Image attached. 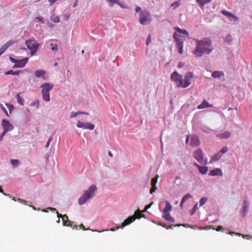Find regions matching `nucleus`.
I'll list each match as a JSON object with an SVG mask.
<instances>
[{"instance_id": "obj_1", "label": "nucleus", "mask_w": 252, "mask_h": 252, "mask_svg": "<svg viewBox=\"0 0 252 252\" xmlns=\"http://www.w3.org/2000/svg\"><path fill=\"white\" fill-rule=\"evenodd\" d=\"M196 47L193 52V54L197 57H201L204 54L209 55L213 50V49L203 48V46L212 47V41L207 37L203 38L201 40H196Z\"/></svg>"}, {"instance_id": "obj_2", "label": "nucleus", "mask_w": 252, "mask_h": 252, "mask_svg": "<svg viewBox=\"0 0 252 252\" xmlns=\"http://www.w3.org/2000/svg\"><path fill=\"white\" fill-rule=\"evenodd\" d=\"M96 189L97 188L95 185H91L89 188L88 189L84 191L82 196L78 199V203L80 205L85 204L88 199L94 194Z\"/></svg>"}, {"instance_id": "obj_3", "label": "nucleus", "mask_w": 252, "mask_h": 252, "mask_svg": "<svg viewBox=\"0 0 252 252\" xmlns=\"http://www.w3.org/2000/svg\"><path fill=\"white\" fill-rule=\"evenodd\" d=\"M54 85L50 83H44L40 87L42 88V98L46 102L50 100L49 92L53 89Z\"/></svg>"}, {"instance_id": "obj_4", "label": "nucleus", "mask_w": 252, "mask_h": 252, "mask_svg": "<svg viewBox=\"0 0 252 252\" xmlns=\"http://www.w3.org/2000/svg\"><path fill=\"white\" fill-rule=\"evenodd\" d=\"M204 153L201 149L196 150L193 154V157L201 164L206 165L208 163L207 159L204 158Z\"/></svg>"}, {"instance_id": "obj_5", "label": "nucleus", "mask_w": 252, "mask_h": 252, "mask_svg": "<svg viewBox=\"0 0 252 252\" xmlns=\"http://www.w3.org/2000/svg\"><path fill=\"white\" fill-rule=\"evenodd\" d=\"M151 21V16L150 13L144 10L141 11L140 13L139 22L142 25H147L150 23Z\"/></svg>"}, {"instance_id": "obj_6", "label": "nucleus", "mask_w": 252, "mask_h": 252, "mask_svg": "<svg viewBox=\"0 0 252 252\" xmlns=\"http://www.w3.org/2000/svg\"><path fill=\"white\" fill-rule=\"evenodd\" d=\"M25 44L28 49L30 50L31 55H33L38 48V44L36 41L34 39L27 40Z\"/></svg>"}, {"instance_id": "obj_7", "label": "nucleus", "mask_w": 252, "mask_h": 252, "mask_svg": "<svg viewBox=\"0 0 252 252\" xmlns=\"http://www.w3.org/2000/svg\"><path fill=\"white\" fill-rule=\"evenodd\" d=\"M173 38L175 41L176 46L178 49V52L180 54H183L184 41L179 37V35L176 32L174 33Z\"/></svg>"}, {"instance_id": "obj_8", "label": "nucleus", "mask_w": 252, "mask_h": 252, "mask_svg": "<svg viewBox=\"0 0 252 252\" xmlns=\"http://www.w3.org/2000/svg\"><path fill=\"white\" fill-rule=\"evenodd\" d=\"M171 79L172 81L175 82L177 86L181 87L182 85L183 78L182 76L179 74L177 71H174L171 75Z\"/></svg>"}, {"instance_id": "obj_9", "label": "nucleus", "mask_w": 252, "mask_h": 252, "mask_svg": "<svg viewBox=\"0 0 252 252\" xmlns=\"http://www.w3.org/2000/svg\"><path fill=\"white\" fill-rule=\"evenodd\" d=\"M193 74L191 72H188L184 78V81L183 80L182 85L181 87L186 88L190 84V79L193 78Z\"/></svg>"}, {"instance_id": "obj_10", "label": "nucleus", "mask_w": 252, "mask_h": 252, "mask_svg": "<svg viewBox=\"0 0 252 252\" xmlns=\"http://www.w3.org/2000/svg\"><path fill=\"white\" fill-rule=\"evenodd\" d=\"M63 224L64 226H70L73 229H77L78 226L75 224L74 222L70 221L66 215H64L62 218Z\"/></svg>"}, {"instance_id": "obj_11", "label": "nucleus", "mask_w": 252, "mask_h": 252, "mask_svg": "<svg viewBox=\"0 0 252 252\" xmlns=\"http://www.w3.org/2000/svg\"><path fill=\"white\" fill-rule=\"evenodd\" d=\"M1 126L4 129L3 131L6 133L14 128L13 126L8 121L5 119L2 120Z\"/></svg>"}, {"instance_id": "obj_12", "label": "nucleus", "mask_w": 252, "mask_h": 252, "mask_svg": "<svg viewBox=\"0 0 252 252\" xmlns=\"http://www.w3.org/2000/svg\"><path fill=\"white\" fill-rule=\"evenodd\" d=\"M77 126L79 128H82L83 129H87L89 130H93L94 127V126L90 123H82L78 121L77 125Z\"/></svg>"}, {"instance_id": "obj_13", "label": "nucleus", "mask_w": 252, "mask_h": 252, "mask_svg": "<svg viewBox=\"0 0 252 252\" xmlns=\"http://www.w3.org/2000/svg\"><path fill=\"white\" fill-rule=\"evenodd\" d=\"M249 208V203L247 200H244L242 204L241 212L243 218H245Z\"/></svg>"}, {"instance_id": "obj_14", "label": "nucleus", "mask_w": 252, "mask_h": 252, "mask_svg": "<svg viewBox=\"0 0 252 252\" xmlns=\"http://www.w3.org/2000/svg\"><path fill=\"white\" fill-rule=\"evenodd\" d=\"M28 61V58H26L22 60H18L16 63L13 66V68L18 67L21 68L25 66Z\"/></svg>"}, {"instance_id": "obj_15", "label": "nucleus", "mask_w": 252, "mask_h": 252, "mask_svg": "<svg viewBox=\"0 0 252 252\" xmlns=\"http://www.w3.org/2000/svg\"><path fill=\"white\" fill-rule=\"evenodd\" d=\"M190 145L192 147H196L199 145L200 141L197 136L193 135L191 136Z\"/></svg>"}, {"instance_id": "obj_16", "label": "nucleus", "mask_w": 252, "mask_h": 252, "mask_svg": "<svg viewBox=\"0 0 252 252\" xmlns=\"http://www.w3.org/2000/svg\"><path fill=\"white\" fill-rule=\"evenodd\" d=\"M223 175L222 170L220 168H215L211 170L209 173V176H222Z\"/></svg>"}, {"instance_id": "obj_17", "label": "nucleus", "mask_w": 252, "mask_h": 252, "mask_svg": "<svg viewBox=\"0 0 252 252\" xmlns=\"http://www.w3.org/2000/svg\"><path fill=\"white\" fill-rule=\"evenodd\" d=\"M221 13L223 15L229 18L230 19V21H234L237 19V18L236 17H235L233 14H232V13L227 11L223 10L221 11Z\"/></svg>"}, {"instance_id": "obj_18", "label": "nucleus", "mask_w": 252, "mask_h": 252, "mask_svg": "<svg viewBox=\"0 0 252 252\" xmlns=\"http://www.w3.org/2000/svg\"><path fill=\"white\" fill-rule=\"evenodd\" d=\"M157 180H158V175H157L154 178L152 179V182H151L152 188L150 189L151 193H153V192H155L156 190L157 189L156 184H157Z\"/></svg>"}, {"instance_id": "obj_19", "label": "nucleus", "mask_w": 252, "mask_h": 252, "mask_svg": "<svg viewBox=\"0 0 252 252\" xmlns=\"http://www.w3.org/2000/svg\"><path fill=\"white\" fill-rule=\"evenodd\" d=\"M210 107H213V105L209 104L207 101L204 100L200 104L197 106V108L198 109H202Z\"/></svg>"}, {"instance_id": "obj_20", "label": "nucleus", "mask_w": 252, "mask_h": 252, "mask_svg": "<svg viewBox=\"0 0 252 252\" xmlns=\"http://www.w3.org/2000/svg\"><path fill=\"white\" fill-rule=\"evenodd\" d=\"M134 221V218L133 217H129L126 219L122 223V227H125L127 225L129 224L131 222Z\"/></svg>"}, {"instance_id": "obj_21", "label": "nucleus", "mask_w": 252, "mask_h": 252, "mask_svg": "<svg viewBox=\"0 0 252 252\" xmlns=\"http://www.w3.org/2000/svg\"><path fill=\"white\" fill-rule=\"evenodd\" d=\"M34 74L35 76L37 78L41 77L44 79L45 78V71L44 70H37L34 72Z\"/></svg>"}, {"instance_id": "obj_22", "label": "nucleus", "mask_w": 252, "mask_h": 252, "mask_svg": "<svg viewBox=\"0 0 252 252\" xmlns=\"http://www.w3.org/2000/svg\"><path fill=\"white\" fill-rule=\"evenodd\" d=\"M165 207L163 210V214L169 213V212L171 210L172 206L169 201H165Z\"/></svg>"}, {"instance_id": "obj_23", "label": "nucleus", "mask_w": 252, "mask_h": 252, "mask_svg": "<svg viewBox=\"0 0 252 252\" xmlns=\"http://www.w3.org/2000/svg\"><path fill=\"white\" fill-rule=\"evenodd\" d=\"M162 217L167 221L174 222L175 221V219L171 217L169 213L164 214Z\"/></svg>"}, {"instance_id": "obj_24", "label": "nucleus", "mask_w": 252, "mask_h": 252, "mask_svg": "<svg viewBox=\"0 0 252 252\" xmlns=\"http://www.w3.org/2000/svg\"><path fill=\"white\" fill-rule=\"evenodd\" d=\"M158 225H161L163 227L167 228V229H173L175 227H177V226L179 227V226H185V224H175V225L174 224H172V225H170L169 227H167L166 225L165 224H163L161 223L158 222Z\"/></svg>"}, {"instance_id": "obj_25", "label": "nucleus", "mask_w": 252, "mask_h": 252, "mask_svg": "<svg viewBox=\"0 0 252 252\" xmlns=\"http://www.w3.org/2000/svg\"><path fill=\"white\" fill-rule=\"evenodd\" d=\"M231 132L228 131H225L222 133L217 135V136L221 139L228 138L230 137Z\"/></svg>"}, {"instance_id": "obj_26", "label": "nucleus", "mask_w": 252, "mask_h": 252, "mask_svg": "<svg viewBox=\"0 0 252 252\" xmlns=\"http://www.w3.org/2000/svg\"><path fill=\"white\" fill-rule=\"evenodd\" d=\"M131 217H133L134 218L135 220L136 219H140L141 218H144L145 215L142 214L141 212L139 210H137L134 212V215Z\"/></svg>"}, {"instance_id": "obj_27", "label": "nucleus", "mask_w": 252, "mask_h": 252, "mask_svg": "<svg viewBox=\"0 0 252 252\" xmlns=\"http://www.w3.org/2000/svg\"><path fill=\"white\" fill-rule=\"evenodd\" d=\"M222 157V154L220 153H218L215 154L211 157V161H216L220 159V158Z\"/></svg>"}, {"instance_id": "obj_28", "label": "nucleus", "mask_w": 252, "mask_h": 252, "mask_svg": "<svg viewBox=\"0 0 252 252\" xmlns=\"http://www.w3.org/2000/svg\"><path fill=\"white\" fill-rule=\"evenodd\" d=\"M223 75V73L221 71H216L212 73V76L214 78H219Z\"/></svg>"}, {"instance_id": "obj_29", "label": "nucleus", "mask_w": 252, "mask_h": 252, "mask_svg": "<svg viewBox=\"0 0 252 252\" xmlns=\"http://www.w3.org/2000/svg\"><path fill=\"white\" fill-rule=\"evenodd\" d=\"M212 0H196L197 3L200 5V7L202 8L206 3H210Z\"/></svg>"}, {"instance_id": "obj_30", "label": "nucleus", "mask_w": 252, "mask_h": 252, "mask_svg": "<svg viewBox=\"0 0 252 252\" xmlns=\"http://www.w3.org/2000/svg\"><path fill=\"white\" fill-rule=\"evenodd\" d=\"M199 172L202 174V175H204V174H206L208 171V168L207 166H200V167H199Z\"/></svg>"}, {"instance_id": "obj_31", "label": "nucleus", "mask_w": 252, "mask_h": 252, "mask_svg": "<svg viewBox=\"0 0 252 252\" xmlns=\"http://www.w3.org/2000/svg\"><path fill=\"white\" fill-rule=\"evenodd\" d=\"M175 30L176 31V32H177L180 33H183L184 35H186L187 36L189 35L188 32H187V31H186L185 30L181 29L179 27H175Z\"/></svg>"}, {"instance_id": "obj_32", "label": "nucleus", "mask_w": 252, "mask_h": 252, "mask_svg": "<svg viewBox=\"0 0 252 252\" xmlns=\"http://www.w3.org/2000/svg\"><path fill=\"white\" fill-rule=\"evenodd\" d=\"M22 71L20 70L13 71L12 70H9L5 72V75L12 74L14 75H18Z\"/></svg>"}, {"instance_id": "obj_33", "label": "nucleus", "mask_w": 252, "mask_h": 252, "mask_svg": "<svg viewBox=\"0 0 252 252\" xmlns=\"http://www.w3.org/2000/svg\"><path fill=\"white\" fill-rule=\"evenodd\" d=\"M20 93L16 95V97L18 103L21 105H23L24 100L20 96Z\"/></svg>"}, {"instance_id": "obj_34", "label": "nucleus", "mask_w": 252, "mask_h": 252, "mask_svg": "<svg viewBox=\"0 0 252 252\" xmlns=\"http://www.w3.org/2000/svg\"><path fill=\"white\" fill-rule=\"evenodd\" d=\"M192 196L189 193H187L186 195L184 196L181 200L184 202H186L189 199L191 198Z\"/></svg>"}, {"instance_id": "obj_35", "label": "nucleus", "mask_w": 252, "mask_h": 252, "mask_svg": "<svg viewBox=\"0 0 252 252\" xmlns=\"http://www.w3.org/2000/svg\"><path fill=\"white\" fill-rule=\"evenodd\" d=\"M207 200H208L207 197H202L199 201L200 206H202L203 205H204Z\"/></svg>"}, {"instance_id": "obj_36", "label": "nucleus", "mask_w": 252, "mask_h": 252, "mask_svg": "<svg viewBox=\"0 0 252 252\" xmlns=\"http://www.w3.org/2000/svg\"><path fill=\"white\" fill-rule=\"evenodd\" d=\"M15 42H16V41H15L10 40V41H8L7 42H6L3 46L6 50V49L8 47H9L10 45H12L13 43H14Z\"/></svg>"}, {"instance_id": "obj_37", "label": "nucleus", "mask_w": 252, "mask_h": 252, "mask_svg": "<svg viewBox=\"0 0 252 252\" xmlns=\"http://www.w3.org/2000/svg\"><path fill=\"white\" fill-rule=\"evenodd\" d=\"M107 1L109 2L110 6H112L114 3L120 4V1L119 0H107Z\"/></svg>"}, {"instance_id": "obj_38", "label": "nucleus", "mask_w": 252, "mask_h": 252, "mask_svg": "<svg viewBox=\"0 0 252 252\" xmlns=\"http://www.w3.org/2000/svg\"><path fill=\"white\" fill-rule=\"evenodd\" d=\"M10 162L14 167L17 166L19 163L18 159H11Z\"/></svg>"}, {"instance_id": "obj_39", "label": "nucleus", "mask_w": 252, "mask_h": 252, "mask_svg": "<svg viewBox=\"0 0 252 252\" xmlns=\"http://www.w3.org/2000/svg\"><path fill=\"white\" fill-rule=\"evenodd\" d=\"M198 208V204L196 203L194 205L192 209L190 211V215H193Z\"/></svg>"}, {"instance_id": "obj_40", "label": "nucleus", "mask_w": 252, "mask_h": 252, "mask_svg": "<svg viewBox=\"0 0 252 252\" xmlns=\"http://www.w3.org/2000/svg\"><path fill=\"white\" fill-rule=\"evenodd\" d=\"M50 46L52 51H57L58 49V45L56 44L51 43Z\"/></svg>"}, {"instance_id": "obj_41", "label": "nucleus", "mask_w": 252, "mask_h": 252, "mask_svg": "<svg viewBox=\"0 0 252 252\" xmlns=\"http://www.w3.org/2000/svg\"><path fill=\"white\" fill-rule=\"evenodd\" d=\"M228 147L227 146H224L220 150L219 153L221 154H224L228 151Z\"/></svg>"}, {"instance_id": "obj_42", "label": "nucleus", "mask_w": 252, "mask_h": 252, "mask_svg": "<svg viewBox=\"0 0 252 252\" xmlns=\"http://www.w3.org/2000/svg\"><path fill=\"white\" fill-rule=\"evenodd\" d=\"M6 105L7 106V107L9 110V113L11 114V112L13 111V110L14 108V106L11 104H7V103L6 104Z\"/></svg>"}, {"instance_id": "obj_43", "label": "nucleus", "mask_w": 252, "mask_h": 252, "mask_svg": "<svg viewBox=\"0 0 252 252\" xmlns=\"http://www.w3.org/2000/svg\"><path fill=\"white\" fill-rule=\"evenodd\" d=\"M236 235L238 236H242L243 237V238L244 239H246V238L250 239L252 237V236L249 235H244V234H241V233H236Z\"/></svg>"}, {"instance_id": "obj_44", "label": "nucleus", "mask_w": 252, "mask_h": 252, "mask_svg": "<svg viewBox=\"0 0 252 252\" xmlns=\"http://www.w3.org/2000/svg\"><path fill=\"white\" fill-rule=\"evenodd\" d=\"M39 105V101L38 100H36L35 101L32 102L31 104V106H36V108H38Z\"/></svg>"}, {"instance_id": "obj_45", "label": "nucleus", "mask_w": 252, "mask_h": 252, "mask_svg": "<svg viewBox=\"0 0 252 252\" xmlns=\"http://www.w3.org/2000/svg\"><path fill=\"white\" fill-rule=\"evenodd\" d=\"M180 5V2L179 1H176L171 4V6L173 7L174 8H176L177 7H178Z\"/></svg>"}, {"instance_id": "obj_46", "label": "nucleus", "mask_w": 252, "mask_h": 252, "mask_svg": "<svg viewBox=\"0 0 252 252\" xmlns=\"http://www.w3.org/2000/svg\"><path fill=\"white\" fill-rule=\"evenodd\" d=\"M232 37L230 35H228L225 39V42H230L232 41Z\"/></svg>"}, {"instance_id": "obj_47", "label": "nucleus", "mask_w": 252, "mask_h": 252, "mask_svg": "<svg viewBox=\"0 0 252 252\" xmlns=\"http://www.w3.org/2000/svg\"><path fill=\"white\" fill-rule=\"evenodd\" d=\"M53 21L55 23H59L60 21V19L58 16H55L53 19Z\"/></svg>"}, {"instance_id": "obj_48", "label": "nucleus", "mask_w": 252, "mask_h": 252, "mask_svg": "<svg viewBox=\"0 0 252 252\" xmlns=\"http://www.w3.org/2000/svg\"><path fill=\"white\" fill-rule=\"evenodd\" d=\"M153 203H154V202H152L150 204H149V205H147V206L145 207V209H144L143 211H142V212H145V211H146V210H147V209H148L149 208H150L151 207Z\"/></svg>"}, {"instance_id": "obj_49", "label": "nucleus", "mask_w": 252, "mask_h": 252, "mask_svg": "<svg viewBox=\"0 0 252 252\" xmlns=\"http://www.w3.org/2000/svg\"><path fill=\"white\" fill-rule=\"evenodd\" d=\"M0 107L3 111L5 113L7 116H9V114L6 110V109L3 106L2 104H0Z\"/></svg>"}, {"instance_id": "obj_50", "label": "nucleus", "mask_w": 252, "mask_h": 252, "mask_svg": "<svg viewBox=\"0 0 252 252\" xmlns=\"http://www.w3.org/2000/svg\"><path fill=\"white\" fill-rule=\"evenodd\" d=\"M151 42V37L150 35H149L148 37L147 38V41H146L147 45H149Z\"/></svg>"}, {"instance_id": "obj_51", "label": "nucleus", "mask_w": 252, "mask_h": 252, "mask_svg": "<svg viewBox=\"0 0 252 252\" xmlns=\"http://www.w3.org/2000/svg\"><path fill=\"white\" fill-rule=\"evenodd\" d=\"M36 20H37L38 21H40L42 24H44V21L43 20V17H37L36 18H35Z\"/></svg>"}, {"instance_id": "obj_52", "label": "nucleus", "mask_w": 252, "mask_h": 252, "mask_svg": "<svg viewBox=\"0 0 252 252\" xmlns=\"http://www.w3.org/2000/svg\"><path fill=\"white\" fill-rule=\"evenodd\" d=\"M78 115V113L76 112H71L70 114V118H73L76 117Z\"/></svg>"}, {"instance_id": "obj_53", "label": "nucleus", "mask_w": 252, "mask_h": 252, "mask_svg": "<svg viewBox=\"0 0 252 252\" xmlns=\"http://www.w3.org/2000/svg\"><path fill=\"white\" fill-rule=\"evenodd\" d=\"M6 50L5 48L2 46L0 48V56Z\"/></svg>"}, {"instance_id": "obj_54", "label": "nucleus", "mask_w": 252, "mask_h": 252, "mask_svg": "<svg viewBox=\"0 0 252 252\" xmlns=\"http://www.w3.org/2000/svg\"><path fill=\"white\" fill-rule=\"evenodd\" d=\"M9 59H10V60L12 63H15V64H16V63H17V61H18V60L15 59L13 58H12V57H9Z\"/></svg>"}, {"instance_id": "obj_55", "label": "nucleus", "mask_w": 252, "mask_h": 252, "mask_svg": "<svg viewBox=\"0 0 252 252\" xmlns=\"http://www.w3.org/2000/svg\"><path fill=\"white\" fill-rule=\"evenodd\" d=\"M5 134H6V132H4V131H3V132L2 133L1 135L0 136V141L2 140L3 137L5 135Z\"/></svg>"}, {"instance_id": "obj_56", "label": "nucleus", "mask_w": 252, "mask_h": 252, "mask_svg": "<svg viewBox=\"0 0 252 252\" xmlns=\"http://www.w3.org/2000/svg\"><path fill=\"white\" fill-rule=\"evenodd\" d=\"M184 65V63H183L182 62H180V63H179L178 64V67L179 68H182Z\"/></svg>"}, {"instance_id": "obj_57", "label": "nucleus", "mask_w": 252, "mask_h": 252, "mask_svg": "<svg viewBox=\"0 0 252 252\" xmlns=\"http://www.w3.org/2000/svg\"><path fill=\"white\" fill-rule=\"evenodd\" d=\"M57 0H49V2H50V5H53Z\"/></svg>"}, {"instance_id": "obj_58", "label": "nucleus", "mask_w": 252, "mask_h": 252, "mask_svg": "<svg viewBox=\"0 0 252 252\" xmlns=\"http://www.w3.org/2000/svg\"><path fill=\"white\" fill-rule=\"evenodd\" d=\"M56 213H57V217H58V218H62H62H63V215H62V214H59V212H58V211H56Z\"/></svg>"}, {"instance_id": "obj_59", "label": "nucleus", "mask_w": 252, "mask_h": 252, "mask_svg": "<svg viewBox=\"0 0 252 252\" xmlns=\"http://www.w3.org/2000/svg\"><path fill=\"white\" fill-rule=\"evenodd\" d=\"M51 140H52V138H49V139L48 140L47 143H46V146H45L46 148H47L49 146V145L50 144V142Z\"/></svg>"}, {"instance_id": "obj_60", "label": "nucleus", "mask_w": 252, "mask_h": 252, "mask_svg": "<svg viewBox=\"0 0 252 252\" xmlns=\"http://www.w3.org/2000/svg\"><path fill=\"white\" fill-rule=\"evenodd\" d=\"M222 229V227L221 226H218L216 229V230L217 231H220Z\"/></svg>"}, {"instance_id": "obj_61", "label": "nucleus", "mask_w": 252, "mask_h": 252, "mask_svg": "<svg viewBox=\"0 0 252 252\" xmlns=\"http://www.w3.org/2000/svg\"><path fill=\"white\" fill-rule=\"evenodd\" d=\"M79 227H80V228H81V229H83V230H86V228H85V226H84V225L83 224H81L79 226Z\"/></svg>"}, {"instance_id": "obj_62", "label": "nucleus", "mask_w": 252, "mask_h": 252, "mask_svg": "<svg viewBox=\"0 0 252 252\" xmlns=\"http://www.w3.org/2000/svg\"><path fill=\"white\" fill-rule=\"evenodd\" d=\"M140 9H141V8H140V7H139V6H136V7H135V12H138L139 11H140Z\"/></svg>"}, {"instance_id": "obj_63", "label": "nucleus", "mask_w": 252, "mask_h": 252, "mask_svg": "<svg viewBox=\"0 0 252 252\" xmlns=\"http://www.w3.org/2000/svg\"><path fill=\"white\" fill-rule=\"evenodd\" d=\"M69 16H70L69 14H68V15H64V17L65 20H68Z\"/></svg>"}, {"instance_id": "obj_64", "label": "nucleus", "mask_w": 252, "mask_h": 252, "mask_svg": "<svg viewBox=\"0 0 252 252\" xmlns=\"http://www.w3.org/2000/svg\"><path fill=\"white\" fill-rule=\"evenodd\" d=\"M18 200H19L20 202H22V203H23V204H25V203H26V200H23V199H20V198L18 199Z\"/></svg>"}]
</instances>
